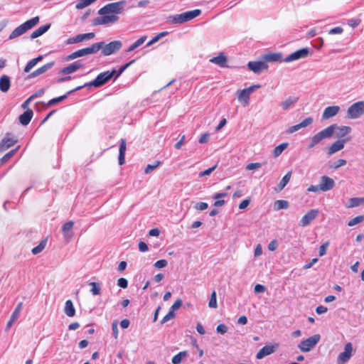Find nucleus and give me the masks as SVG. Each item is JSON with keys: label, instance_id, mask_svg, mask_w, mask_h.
I'll use <instances>...</instances> for the list:
<instances>
[{"label": "nucleus", "instance_id": "nucleus-30", "mask_svg": "<svg viewBox=\"0 0 364 364\" xmlns=\"http://www.w3.org/2000/svg\"><path fill=\"white\" fill-rule=\"evenodd\" d=\"M50 27V24H46L43 26H40L37 29H36L30 36L31 39L36 38L43 34H44L46 32L48 31V29Z\"/></svg>", "mask_w": 364, "mask_h": 364}, {"label": "nucleus", "instance_id": "nucleus-41", "mask_svg": "<svg viewBox=\"0 0 364 364\" xmlns=\"http://www.w3.org/2000/svg\"><path fill=\"white\" fill-rule=\"evenodd\" d=\"M313 118L309 117L304 119L301 123L294 125L296 131L299 130L301 128L306 127L313 123Z\"/></svg>", "mask_w": 364, "mask_h": 364}, {"label": "nucleus", "instance_id": "nucleus-28", "mask_svg": "<svg viewBox=\"0 0 364 364\" xmlns=\"http://www.w3.org/2000/svg\"><path fill=\"white\" fill-rule=\"evenodd\" d=\"M16 140L8 136L4 138L0 143V151H4L15 144Z\"/></svg>", "mask_w": 364, "mask_h": 364}, {"label": "nucleus", "instance_id": "nucleus-40", "mask_svg": "<svg viewBox=\"0 0 364 364\" xmlns=\"http://www.w3.org/2000/svg\"><path fill=\"white\" fill-rule=\"evenodd\" d=\"M187 355V351H181L172 358L171 361L173 364H180L183 359L185 358Z\"/></svg>", "mask_w": 364, "mask_h": 364}, {"label": "nucleus", "instance_id": "nucleus-29", "mask_svg": "<svg viewBox=\"0 0 364 364\" xmlns=\"http://www.w3.org/2000/svg\"><path fill=\"white\" fill-rule=\"evenodd\" d=\"M54 65V62H50L47 64H45L44 65L41 66V68L36 69L35 71H33L30 75V77H35L36 76H38L44 73H46L47 70L50 69Z\"/></svg>", "mask_w": 364, "mask_h": 364}, {"label": "nucleus", "instance_id": "nucleus-43", "mask_svg": "<svg viewBox=\"0 0 364 364\" xmlns=\"http://www.w3.org/2000/svg\"><path fill=\"white\" fill-rule=\"evenodd\" d=\"M46 240H42L38 245H37L36 247H33L31 250L32 253L33 255H37L40 252H41L43 249L45 248L46 247Z\"/></svg>", "mask_w": 364, "mask_h": 364}, {"label": "nucleus", "instance_id": "nucleus-44", "mask_svg": "<svg viewBox=\"0 0 364 364\" xmlns=\"http://www.w3.org/2000/svg\"><path fill=\"white\" fill-rule=\"evenodd\" d=\"M90 285L92 287L90 291L93 295H99L100 294V284L97 282H90Z\"/></svg>", "mask_w": 364, "mask_h": 364}, {"label": "nucleus", "instance_id": "nucleus-22", "mask_svg": "<svg viewBox=\"0 0 364 364\" xmlns=\"http://www.w3.org/2000/svg\"><path fill=\"white\" fill-rule=\"evenodd\" d=\"M22 306H23L22 302L18 303V305L16 306L15 310L13 311V313L11 316L9 321H8V323L6 324V331L9 330L12 326V325L16 322V321L18 319L19 314L21 313V309H22Z\"/></svg>", "mask_w": 364, "mask_h": 364}, {"label": "nucleus", "instance_id": "nucleus-26", "mask_svg": "<svg viewBox=\"0 0 364 364\" xmlns=\"http://www.w3.org/2000/svg\"><path fill=\"white\" fill-rule=\"evenodd\" d=\"M73 225V221H68L63 225L62 232L65 239H70L73 237L72 229Z\"/></svg>", "mask_w": 364, "mask_h": 364}, {"label": "nucleus", "instance_id": "nucleus-18", "mask_svg": "<svg viewBox=\"0 0 364 364\" xmlns=\"http://www.w3.org/2000/svg\"><path fill=\"white\" fill-rule=\"evenodd\" d=\"M100 45L93 43L91 46L84 48L80 50H76L77 55L78 57H82L85 55H88L90 54H94L97 53L100 50Z\"/></svg>", "mask_w": 364, "mask_h": 364}, {"label": "nucleus", "instance_id": "nucleus-34", "mask_svg": "<svg viewBox=\"0 0 364 364\" xmlns=\"http://www.w3.org/2000/svg\"><path fill=\"white\" fill-rule=\"evenodd\" d=\"M227 58L223 53H220L218 56L213 57L210 59V62L216 64L220 67H225L227 63Z\"/></svg>", "mask_w": 364, "mask_h": 364}, {"label": "nucleus", "instance_id": "nucleus-39", "mask_svg": "<svg viewBox=\"0 0 364 364\" xmlns=\"http://www.w3.org/2000/svg\"><path fill=\"white\" fill-rule=\"evenodd\" d=\"M289 208V202L285 200H277L274 203V209L279 210L282 209H287Z\"/></svg>", "mask_w": 364, "mask_h": 364}, {"label": "nucleus", "instance_id": "nucleus-1", "mask_svg": "<svg viewBox=\"0 0 364 364\" xmlns=\"http://www.w3.org/2000/svg\"><path fill=\"white\" fill-rule=\"evenodd\" d=\"M115 73H116V70H114V69L111 71L107 70V71L101 73L97 76V77L94 80L87 82L83 85L78 86L77 87L75 88L74 90L69 91L68 92V94H70L75 91L80 90L82 87H92V86L95 87H100V86L103 85L104 84H105L107 82H108L114 76V75Z\"/></svg>", "mask_w": 364, "mask_h": 364}, {"label": "nucleus", "instance_id": "nucleus-32", "mask_svg": "<svg viewBox=\"0 0 364 364\" xmlns=\"http://www.w3.org/2000/svg\"><path fill=\"white\" fill-rule=\"evenodd\" d=\"M33 111L31 109H27L25 112L19 116V121L21 124L27 125L31 122L33 117Z\"/></svg>", "mask_w": 364, "mask_h": 364}, {"label": "nucleus", "instance_id": "nucleus-58", "mask_svg": "<svg viewBox=\"0 0 364 364\" xmlns=\"http://www.w3.org/2000/svg\"><path fill=\"white\" fill-rule=\"evenodd\" d=\"M182 305V301L181 299H177L173 304L171 306L169 311H172V312H174V311L178 309Z\"/></svg>", "mask_w": 364, "mask_h": 364}, {"label": "nucleus", "instance_id": "nucleus-54", "mask_svg": "<svg viewBox=\"0 0 364 364\" xmlns=\"http://www.w3.org/2000/svg\"><path fill=\"white\" fill-rule=\"evenodd\" d=\"M328 245H329V242L327 241L320 246V247H319V256L320 257H322L326 254V250H327V247H328Z\"/></svg>", "mask_w": 364, "mask_h": 364}, {"label": "nucleus", "instance_id": "nucleus-20", "mask_svg": "<svg viewBox=\"0 0 364 364\" xmlns=\"http://www.w3.org/2000/svg\"><path fill=\"white\" fill-rule=\"evenodd\" d=\"M347 139H339L333 142L328 149V154L329 156L342 150L344 148L345 143Z\"/></svg>", "mask_w": 364, "mask_h": 364}, {"label": "nucleus", "instance_id": "nucleus-50", "mask_svg": "<svg viewBox=\"0 0 364 364\" xmlns=\"http://www.w3.org/2000/svg\"><path fill=\"white\" fill-rule=\"evenodd\" d=\"M134 60H131L130 62L126 63L125 65H124L123 66H122L119 70L117 71V73L116 72L117 75L115 76V79H117L119 75H122V73L129 66L131 65L132 64H133L134 63Z\"/></svg>", "mask_w": 364, "mask_h": 364}, {"label": "nucleus", "instance_id": "nucleus-59", "mask_svg": "<svg viewBox=\"0 0 364 364\" xmlns=\"http://www.w3.org/2000/svg\"><path fill=\"white\" fill-rule=\"evenodd\" d=\"M266 290V287L262 284H256L254 288V291L257 294L263 293Z\"/></svg>", "mask_w": 364, "mask_h": 364}, {"label": "nucleus", "instance_id": "nucleus-25", "mask_svg": "<svg viewBox=\"0 0 364 364\" xmlns=\"http://www.w3.org/2000/svg\"><path fill=\"white\" fill-rule=\"evenodd\" d=\"M275 350V346H265L262 348L256 355L257 359H262L267 355H271Z\"/></svg>", "mask_w": 364, "mask_h": 364}, {"label": "nucleus", "instance_id": "nucleus-14", "mask_svg": "<svg viewBox=\"0 0 364 364\" xmlns=\"http://www.w3.org/2000/svg\"><path fill=\"white\" fill-rule=\"evenodd\" d=\"M319 211L317 209H312L306 213L299 221V225L301 227L307 226L318 215Z\"/></svg>", "mask_w": 364, "mask_h": 364}, {"label": "nucleus", "instance_id": "nucleus-63", "mask_svg": "<svg viewBox=\"0 0 364 364\" xmlns=\"http://www.w3.org/2000/svg\"><path fill=\"white\" fill-rule=\"evenodd\" d=\"M112 329L113 331V335L115 338L118 337L119 330L117 326V321H114L112 324Z\"/></svg>", "mask_w": 364, "mask_h": 364}, {"label": "nucleus", "instance_id": "nucleus-5", "mask_svg": "<svg viewBox=\"0 0 364 364\" xmlns=\"http://www.w3.org/2000/svg\"><path fill=\"white\" fill-rule=\"evenodd\" d=\"M126 4L125 1H119L117 2L107 4L98 11V14H120L124 11V6Z\"/></svg>", "mask_w": 364, "mask_h": 364}, {"label": "nucleus", "instance_id": "nucleus-10", "mask_svg": "<svg viewBox=\"0 0 364 364\" xmlns=\"http://www.w3.org/2000/svg\"><path fill=\"white\" fill-rule=\"evenodd\" d=\"M100 15L101 16L100 17H97L93 20L92 24L94 26L115 23L119 18L117 15L113 14Z\"/></svg>", "mask_w": 364, "mask_h": 364}, {"label": "nucleus", "instance_id": "nucleus-3", "mask_svg": "<svg viewBox=\"0 0 364 364\" xmlns=\"http://www.w3.org/2000/svg\"><path fill=\"white\" fill-rule=\"evenodd\" d=\"M39 17L35 16L23 23L21 24L18 27H16L9 35V38L10 40L16 38L25 33H26L28 30L33 28L36 26L39 22Z\"/></svg>", "mask_w": 364, "mask_h": 364}, {"label": "nucleus", "instance_id": "nucleus-19", "mask_svg": "<svg viewBox=\"0 0 364 364\" xmlns=\"http://www.w3.org/2000/svg\"><path fill=\"white\" fill-rule=\"evenodd\" d=\"M82 67V64L81 63H80L79 61H75L72 64H70L69 65L62 68L58 73L60 75L70 74L77 71Z\"/></svg>", "mask_w": 364, "mask_h": 364}, {"label": "nucleus", "instance_id": "nucleus-4", "mask_svg": "<svg viewBox=\"0 0 364 364\" xmlns=\"http://www.w3.org/2000/svg\"><path fill=\"white\" fill-rule=\"evenodd\" d=\"M332 130L333 129L331 127H326L312 136L309 139L307 149H312L318 144H320L324 139L331 137Z\"/></svg>", "mask_w": 364, "mask_h": 364}, {"label": "nucleus", "instance_id": "nucleus-64", "mask_svg": "<svg viewBox=\"0 0 364 364\" xmlns=\"http://www.w3.org/2000/svg\"><path fill=\"white\" fill-rule=\"evenodd\" d=\"M360 23V20L359 19H350L348 21V24L353 28L357 27Z\"/></svg>", "mask_w": 364, "mask_h": 364}, {"label": "nucleus", "instance_id": "nucleus-16", "mask_svg": "<svg viewBox=\"0 0 364 364\" xmlns=\"http://www.w3.org/2000/svg\"><path fill=\"white\" fill-rule=\"evenodd\" d=\"M335 186V181L333 178L323 176L321 178L319 188L321 191L326 192L333 188Z\"/></svg>", "mask_w": 364, "mask_h": 364}, {"label": "nucleus", "instance_id": "nucleus-17", "mask_svg": "<svg viewBox=\"0 0 364 364\" xmlns=\"http://www.w3.org/2000/svg\"><path fill=\"white\" fill-rule=\"evenodd\" d=\"M95 36V33H87L82 34H78L75 37L70 38L67 41L68 44H74L80 42H82L84 41H88L94 38Z\"/></svg>", "mask_w": 364, "mask_h": 364}, {"label": "nucleus", "instance_id": "nucleus-62", "mask_svg": "<svg viewBox=\"0 0 364 364\" xmlns=\"http://www.w3.org/2000/svg\"><path fill=\"white\" fill-rule=\"evenodd\" d=\"M343 31V29L341 28V27H335L332 29H331L329 31H328V33L330 35H334V34H341L342 33Z\"/></svg>", "mask_w": 364, "mask_h": 364}, {"label": "nucleus", "instance_id": "nucleus-35", "mask_svg": "<svg viewBox=\"0 0 364 364\" xmlns=\"http://www.w3.org/2000/svg\"><path fill=\"white\" fill-rule=\"evenodd\" d=\"M288 145L289 144L287 142H284L277 146L272 151L274 157L277 158L280 156L282 153L287 148Z\"/></svg>", "mask_w": 364, "mask_h": 364}, {"label": "nucleus", "instance_id": "nucleus-49", "mask_svg": "<svg viewBox=\"0 0 364 364\" xmlns=\"http://www.w3.org/2000/svg\"><path fill=\"white\" fill-rule=\"evenodd\" d=\"M261 167H262V164H260L259 162H256V163L248 164L246 166L245 168L247 171H253V170L259 169Z\"/></svg>", "mask_w": 364, "mask_h": 364}, {"label": "nucleus", "instance_id": "nucleus-48", "mask_svg": "<svg viewBox=\"0 0 364 364\" xmlns=\"http://www.w3.org/2000/svg\"><path fill=\"white\" fill-rule=\"evenodd\" d=\"M65 98H67V95H64L60 96L58 97L53 98L48 102V106L50 107V106L54 105L56 103L60 102Z\"/></svg>", "mask_w": 364, "mask_h": 364}, {"label": "nucleus", "instance_id": "nucleus-36", "mask_svg": "<svg viewBox=\"0 0 364 364\" xmlns=\"http://www.w3.org/2000/svg\"><path fill=\"white\" fill-rule=\"evenodd\" d=\"M291 177V171H289L286 173V175L282 178L280 182L278 184V191H282L287 184L289 182Z\"/></svg>", "mask_w": 364, "mask_h": 364}, {"label": "nucleus", "instance_id": "nucleus-9", "mask_svg": "<svg viewBox=\"0 0 364 364\" xmlns=\"http://www.w3.org/2000/svg\"><path fill=\"white\" fill-rule=\"evenodd\" d=\"M364 114V101H359L350 105L347 110V117L357 119Z\"/></svg>", "mask_w": 364, "mask_h": 364}, {"label": "nucleus", "instance_id": "nucleus-15", "mask_svg": "<svg viewBox=\"0 0 364 364\" xmlns=\"http://www.w3.org/2000/svg\"><path fill=\"white\" fill-rule=\"evenodd\" d=\"M328 127L332 128V135L335 134L338 138L345 136L346 134L351 132V128L348 126H338L337 124H332Z\"/></svg>", "mask_w": 364, "mask_h": 364}, {"label": "nucleus", "instance_id": "nucleus-53", "mask_svg": "<svg viewBox=\"0 0 364 364\" xmlns=\"http://www.w3.org/2000/svg\"><path fill=\"white\" fill-rule=\"evenodd\" d=\"M175 317V313L172 312V311H169L168 313L164 316V318L161 321V323L164 324L168 321L169 320Z\"/></svg>", "mask_w": 364, "mask_h": 364}, {"label": "nucleus", "instance_id": "nucleus-45", "mask_svg": "<svg viewBox=\"0 0 364 364\" xmlns=\"http://www.w3.org/2000/svg\"><path fill=\"white\" fill-rule=\"evenodd\" d=\"M364 221V215H358L350 220L348 223V225L350 227L354 226Z\"/></svg>", "mask_w": 364, "mask_h": 364}, {"label": "nucleus", "instance_id": "nucleus-46", "mask_svg": "<svg viewBox=\"0 0 364 364\" xmlns=\"http://www.w3.org/2000/svg\"><path fill=\"white\" fill-rule=\"evenodd\" d=\"M161 164V161H156L153 164H148L145 168L144 172L146 174L151 173L155 168H156Z\"/></svg>", "mask_w": 364, "mask_h": 364}, {"label": "nucleus", "instance_id": "nucleus-24", "mask_svg": "<svg viewBox=\"0 0 364 364\" xmlns=\"http://www.w3.org/2000/svg\"><path fill=\"white\" fill-rule=\"evenodd\" d=\"M262 59L264 62H282V54L280 53H269L262 56Z\"/></svg>", "mask_w": 364, "mask_h": 364}, {"label": "nucleus", "instance_id": "nucleus-42", "mask_svg": "<svg viewBox=\"0 0 364 364\" xmlns=\"http://www.w3.org/2000/svg\"><path fill=\"white\" fill-rule=\"evenodd\" d=\"M208 306L210 308L216 309L218 307L217 296L215 291L211 293L210 298L208 302Z\"/></svg>", "mask_w": 364, "mask_h": 364}, {"label": "nucleus", "instance_id": "nucleus-23", "mask_svg": "<svg viewBox=\"0 0 364 364\" xmlns=\"http://www.w3.org/2000/svg\"><path fill=\"white\" fill-rule=\"evenodd\" d=\"M298 100L299 97L290 96L280 103V107L283 110L287 111L293 107Z\"/></svg>", "mask_w": 364, "mask_h": 364}, {"label": "nucleus", "instance_id": "nucleus-27", "mask_svg": "<svg viewBox=\"0 0 364 364\" xmlns=\"http://www.w3.org/2000/svg\"><path fill=\"white\" fill-rule=\"evenodd\" d=\"M11 87L10 77L6 75L0 77V90L2 92H6Z\"/></svg>", "mask_w": 364, "mask_h": 364}, {"label": "nucleus", "instance_id": "nucleus-2", "mask_svg": "<svg viewBox=\"0 0 364 364\" xmlns=\"http://www.w3.org/2000/svg\"><path fill=\"white\" fill-rule=\"evenodd\" d=\"M201 14V10L195 9L192 11H186L184 13L170 16L168 17L167 21L168 23L174 24H181L189 21Z\"/></svg>", "mask_w": 364, "mask_h": 364}, {"label": "nucleus", "instance_id": "nucleus-57", "mask_svg": "<svg viewBox=\"0 0 364 364\" xmlns=\"http://www.w3.org/2000/svg\"><path fill=\"white\" fill-rule=\"evenodd\" d=\"M16 149H13L11 151H10L9 152H8L7 154H6L1 159V161L2 163L4 162H6V161H8L11 157H12L14 154L16 153Z\"/></svg>", "mask_w": 364, "mask_h": 364}, {"label": "nucleus", "instance_id": "nucleus-47", "mask_svg": "<svg viewBox=\"0 0 364 364\" xmlns=\"http://www.w3.org/2000/svg\"><path fill=\"white\" fill-rule=\"evenodd\" d=\"M363 202H364V198H352L350 199L349 207L353 208V207L358 206Z\"/></svg>", "mask_w": 364, "mask_h": 364}, {"label": "nucleus", "instance_id": "nucleus-11", "mask_svg": "<svg viewBox=\"0 0 364 364\" xmlns=\"http://www.w3.org/2000/svg\"><path fill=\"white\" fill-rule=\"evenodd\" d=\"M310 50L308 48H303L295 52L291 53L285 58H284V62L290 63L292 61L298 60L300 59L306 58L309 55Z\"/></svg>", "mask_w": 364, "mask_h": 364}, {"label": "nucleus", "instance_id": "nucleus-6", "mask_svg": "<svg viewBox=\"0 0 364 364\" xmlns=\"http://www.w3.org/2000/svg\"><path fill=\"white\" fill-rule=\"evenodd\" d=\"M95 44L100 45V50H102V53L108 56L114 54L122 48V43L121 41H113L106 44L104 41L95 43Z\"/></svg>", "mask_w": 364, "mask_h": 364}, {"label": "nucleus", "instance_id": "nucleus-52", "mask_svg": "<svg viewBox=\"0 0 364 364\" xmlns=\"http://www.w3.org/2000/svg\"><path fill=\"white\" fill-rule=\"evenodd\" d=\"M167 264H168L167 260H166V259H160V260L156 261L154 263V266L156 269H161V268H164V267H166Z\"/></svg>", "mask_w": 364, "mask_h": 364}, {"label": "nucleus", "instance_id": "nucleus-31", "mask_svg": "<svg viewBox=\"0 0 364 364\" xmlns=\"http://www.w3.org/2000/svg\"><path fill=\"white\" fill-rule=\"evenodd\" d=\"M127 149V144L124 139H122L120 141V145L119 149V164L122 165L125 161V151Z\"/></svg>", "mask_w": 364, "mask_h": 364}, {"label": "nucleus", "instance_id": "nucleus-33", "mask_svg": "<svg viewBox=\"0 0 364 364\" xmlns=\"http://www.w3.org/2000/svg\"><path fill=\"white\" fill-rule=\"evenodd\" d=\"M64 312L68 317H73L75 315V309L71 300H67L65 303Z\"/></svg>", "mask_w": 364, "mask_h": 364}, {"label": "nucleus", "instance_id": "nucleus-61", "mask_svg": "<svg viewBox=\"0 0 364 364\" xmlns=\"http://www.w3.org/2000/svg\"><path fill=\"white\" fill-rule=\"evenodd\" d=\"M117 285L123 289H125L128 286V282L124 278H120L117 281Z\"/></svg>", "mask_w": 364, "mask_h": 364}, {"label": "nucleus", "instance_id": "nucleus-13", "mask_svg": "<svg viewBox=\"0 0 364 364\" xmlns=\"http://www.w3.org/2000/svg\"><path fill=\"white\" fill-rule=\"evenodd\" d=\"M247 68L255 73H260L268 68L267 64L264 61H250Z\"/></svg>", "mask_w": 364, "mask_h": 364}, {"label": "nucleus", "instance_id": "nucleus-60", "mask_svg": "<svg viewBox=\"0 0 364 364\" xmlns=\"http://www.w3.org/2000/svg\"><path fill=\"white\" fill-rule=\"evenodd\" d=\"M216 331L218 333L224 334L228 331V327L225 324H219Z\"/></svg>", "mask_w": 364, "mask_h": 364}, {"label": "nucleus", "instance_id": "nucleus-38", "mask_svg": "<svg viewBox=\"0 0 364 364\" xmlns=\"http://www.w3.org/2000/svg\"><path fill=\"white\" fill-rule=\"evenodd\" d=\"M146 36H144L139 38L138 40H136L134 43H132L127 50V52H131L139 47L141 45H142L146 40Z\"/></svg>", "mask_w": 364, "mask_h": 364}, {"label": "nucleus", "instance_id": "nucleus-51", "mask_svg": "<svg viewBox=\"0 0 364 364\" xmlns=\"http://www.w3.org/2000/svg\"><path fill=\"white\" fill-rule=\"evenodd\" d=\"M208 205L207 203H205V202H199V203H197L195 206H194V208L197 210H199V211H203V210H205L208 208Z\"/></svg>", "mask_w": 364, "mask_h": 364}, {"label": "nucleus", "instance_id": "nucleus-8", "mask_svg": "<svg viewBox=\"0 0 364 364\" xmlns=\"http://www.w3.org/2000/svg\"><path fill=\"white\" fill-rule=\"evenodd\" d=\"M320 338V335L316 334L307 339L303 340L298 345V348L303 353L309 352L318 343Z\"/></svg>", "mask_w": 364, "mask_h": 364}, {"label": "nucleus", "instance_id": "nucleus-56", "mask_svg": "<svg viewBox=\"0 0 364 364\" xmlns=\"http://www.w3.org/2000/svg\"><path fill=\"white\" fill-rule=\"evenodd\" d=\"M346 163H347V161L346 159H338L337 161L334 162L333 164L331 166V167L335 169H337L339 167L346 165Z\"/></svg>", "mask_w": 364, "mask_h": 364}, {"label": "nucleus", "instance_id": "nucleus-21", "mask_svg": "<svg viewBox=\"0 0 364 364\" xmlns=\"http://www.w3.org/2000/svg\"><path fill=\"white\" fill-rule=\"evenodd\" d=\"M340 111V107L337 105L329 106L324 109L322 114L323 119H328L336 116Z\"/></svg>", "mask_w": 364, "mask_h": 364}, {"label": "nucleus", "instance_id": "nucleus-12", "mask_svg": "<svg viewBox=\"0 0 364 364\" xmlns=\"http://www.w3.org/2000/svg\"><path fill=\"white\" fill-rule=\"evenodd\" d=\"M353 346L351 343H347L344 347V351L341 353L337 358V364H344L348 362L352 356Z\"/></svg>", "mask_w": 364, "mask_h": 364}, {"label": "nucleus", "instance_id": "nucleus-7", "mask_svg": "<svg viewBox=\"0 0 364 364\" xmlns=\"http://www.w3.org/2000/svg\"><path fill=\"white\" fill-rule=\"evenodd\" d=\"M260 85H254L252 86H250L247 88L243 89V90H239L237 92V97L238 101L244 106L247 107L250 104V95L257 90V89L260 88Z\"/></svg>", "mask_w": 364, "mask_h": 364}, {"label": "nucleus", "instance_id": "nucleus-37", "mask_svg": "<svg viewBox=\"0 0 364 364\" xmlns=\"http://www.w3.org/2000/svg\"><path fill=\"white\" fill-rule=\"evenodd\" d=\"M43 59V56L42 55H40L37 58H33L32 60H31L28 63L27 65H26L25 68H24V72L25 73H28L30 72V70L39 62L41 61V60Z\"/></svg>", "mask_w": 364, "mask_h": 364}, {"label": "nucleus", "instance_id": "nucleus-55", "mask_svg": "<svg viewBox=\"0 0 364 364\" xmlns=\"http://www.w3.org/2000/svg\"><path fill=\"white\" fill-rule=\"evenodd\" d=\"M216 167H217V165H215V166L205 170L204 171L199 173V177H203V176L210 175L211 173L216 168Z\"/></svg>", "mask_w": 364, "mask_h": 364}]
</instances>
